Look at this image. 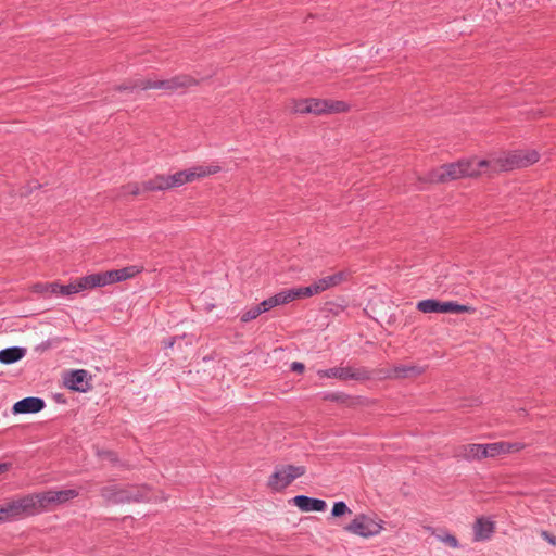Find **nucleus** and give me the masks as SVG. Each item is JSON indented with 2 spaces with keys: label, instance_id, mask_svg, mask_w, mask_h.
<instances>
[{
  "label": "nucleus",
  "instance_id": "nucleus-7",
  "mask_svg": "<svg viewBox=\"0 0 556 556\" xmlns=\"http://www.w3.org/2000/svg\"><path fill=\"white\" fill-rule=\"evenodd\" d=\"M24 515H33L28 495L0 505V522L12 521Z\"/></svg>",
  "mask_w": 556,
  "mask_h": 556
},
{
  "label": "nucleus",
  "instance_id": "nucleus-12",
  "mask_svg": "<svg viewBox=\"0 0 556 556\" xmlns=\"http://www.w3.org/2000/svg\"><path fill=\"white\" fill-rule=\"evenodd\" d=\"M293 110L296 113H313V114H327V100L320 99H306L298 101Z\"/></svg>",
  "mask_w": 556,
  "mask_h": 556
},
{
  "label": "nucleus",
  "instance_id": "nucleus-34",
  "mask_svg": "<svg viewBox=\"0 0 556 556\" xmlns=\"http://www.w3.org/2000/svg\"><path fill=\"white\" fill-rule=\"evenodd\" d=\"M345 514H351V510L346 506V504L344 502H336L333 507H332L331 515L333 517H340V516H343Z\"/></svg>",
  "mask_w": 556,
  "mask_h": 556
},
{
  "label": "nucleus",
  "instance_id": "nucleus-18",
  "mask_svg": "<svg viewBox=\"0 0 556 556\" xmlns=\"http://www.w3.org/2000/svg\"><path fill=\"white\" fill-rule=\"evenodd\" d=\"M484 444H466L456 451V456L466 460L484 458Z\"/></svg>",
  "mask_w": 556,
  "mask_h": 556
},
{
  "label": "nucleus",
  "instance_id": "nucleus-8",
  "mask_svg": "<svg viewBox=\"0 0 556 556\" xmlns=\"http://www.w3.org/2000/svg\"><path fill=\"white\" fill-rule=\"evenodd\" d=\"M148 90V89H160L167 93H170V81L168 79H155V78H137L129 83L123 84L118 87V90Z\"/></svg>",
  "mask_w": 556,
  "mask_h": 556
},
{
  "label": "nucleus",
  "instance_id": "nucleus-28",
  "mask_svg": "<svg viewBox=\"0 0 556 556\" xmlns=\"http://www.w3.org/2000/svg\"><path fill=\"white\" fill-rule=\"evenodd\" d=\"M442 302L434 299H427L417 303V309L425 313H441Z\"/></svg>",
  "mask_w": 556,
  "mask_h": 556
},
{
  "label": "nucleus",
  "instance_id": "nucleus-32",
  "mask_svg": "<svg viewBox=\"0 0 556 556\" xmlns=\"http://www.w3.org/2000/svg\"><path fill=\"white\" fill-rule=\"evenodd\" d=\"M59 288L58 282L51 283H37L34 286V291L37 293H53L56 294V289Z\"/></svg>",
  "mask_w": 556,
  "mask_h": 556
},
{
  "label": "nucleus",
  "instance_id": "nucleus-15",
  "mask_svg": "<svg viewBox=\"0 0 556 556\" xmlns=\"http://www.w3.org/2000/svg\"><path fill=\"white\" fill-rule=\"evenodd\" d=\"M45 407L43 400L39 397H25L18 402H16L13 406L14 414H30L38 413Z\"/></svg>",
  "mask_w": 556,
  "mask_h": 556
},
{
  "label": "nucleus",
  "instance_id": "nucleus-6",
  "mask_svg": "<svg viewBox=\"0 0 556 556\" xmlns=\"http://www.w3.org/2000/svg\"><path fill=\"white\" fill-rule=\"evenodd\" d=\"M320 378H336L340 380H357L364 381L370 378V374L365 368H356L352 366L346 367H333L329 369H320L317 371Z\"/></svg>",
  "mask_w": 556,
  "mask_h": 556
},
{
  "label": "nucleus",
  "instance_id": "nucleus-31",
  "mask_svg": "<svg viewBox=\"0 0 556 556\" xmlns=\"http://www.w3.org/2000/svg\"><path fill=\"white\" fill-rule=\"evenodd\" d=\"M348 110V104L343 101L327 100V114L341 113Z\"/></svg>",
  "mask_w": 556,
  "mask_h": 556
},
{
  "label": "nucleus",
  "instance_id": "nucleus-38",
  "mask_svg": "<svg viewBox=\"0 0 556 556\" xmlns=\"http://www.w3.org/2000/svg\"><path fill=\"white\" fill-rule=\"evenodd\" d=\"M127 190L129 193H131L134 195L139 194L141 191H144L142 186L139 187L138 185H128Z\"/></svg>",
  "mask_w": 556,
  "mask_h": 556
},
{
  "label": "nucleus",
  "instance_id": "nucleus-2",
  "mask_svg": "<svg viewBox=\"0 0 556 556\" xmlns=\"http://www.w3.org/2000/svg\"><path fill=\"white\" fill-rule=\"evenodd\" d=\"M79 492L76 489H51L43 492L33 493L28 495L33 515L51 510L54 507L65 504L77 497Z\"/></svg>",
  "mask_w": 556,
  "mask_h": 556
},
{
  "label": "nucleus",
  "instance_id": "nucleus-1",
  "mask_svg": "<svg viewBox=\"0 0 556 556\" xmlns=\"http://www.w3.org/2000/svg\"><path fill=\"white\" fill-rule=\"evenodd\" d=\"M492 162L479 160L476 156L460 160L457 163L443 165L431 170L425 177H418L422 182L442 184L460 178H476L481 175H491Z\"/></svg>",
  "mask_w": 556,
  "mask_h": 556
},
{
  "label": "nucleus",
  "instance_id": "nucleus-27",
  "mask_svg": "<svg viewBox=\"0 0 556 556\" xmlns=\"http://www.w3.org/2000/svg\"><path fill=\"white\" fill-rule=\"evenodd\" d=\"M287 303H289V302H288L286 291H281L277 294H275L274 296L264 300L263 302H261L257 305L260 306L261 311L263 313H265L278 305H282V304H287Z\"/></svg>",
  "mask_w": 556,
  "mask_h": 556
},
{
  "label": "nucleus",
  "instance_id": "nucleus-37",
  "mask_svg": "<svg viewBox=\"0 0 556 556\" xmlns=\"http://www.w3.org/2000/svg\"><path fill=\"white\" fill-rule=\"evenodd\" d=\"M541 536L545 541H547L549 544L556 545V536H554L553 534L548 533L547 531H542L541 532Z\"/></svg>",
  "mask_w": 556,
  "mask_h": 556
},
{
  "label": "nucleus",
  "instance_id": "nucleus-24",
  "mask_svg": "<svg viewBox=\"0 0 556 556\" xmlns=\"http://www.w3.org/2000/svg\"><path fill=\"white\" fill-rule=\"evenodd\" d=\"M26 355V349L20 346L8 348L0 351V363L9 365L18 362Z\"/></svg>",
  "mask_w": 556,
  "mask_h": 556
},
{
  "label": "nucleus",
  "instance_id": "nucleus-16",
  "mask_svg": "<svg viewBox=\"0 0 556 556\" xmlns=\"http://www.w3.org/2000/svg\"><path fill=\"white\" fill-rule=\"evenodd\" d=\"M426 371L425 366H407V365H400L394 366L391 371L388 374V377L395 378V379H402V378H412L420 376Z\"/></svg>",
  "mask_w": 556,
  "mask_h": 556
},
{
  "label": "nucleus",
  "instance_id": "nucleus-13",
  "mask_svg": "<svg viewBox=\"0 0 556 556\" xmlns=\"http://www.w3.org/2000/svg\"><path fill=\"white\" fill-rule=\"evenodd\" d=\"M220 170L218 165H197L187 169H184V176L186 184L193 182L198 179L214 175Z\"/></svg>",
  "mask_w": 556,
  "mask_h": 556
},
{
  "label": "nucleus",
  "instance_id": "nucleus-39",
  "mask_svg": "<svg viewBox=\"0 0 556 556\" xmlns=\"http://www.w3.org/2000/svg\"><path fill=\"white\" fill-rule=\"evenodd\" d=\"M291 368L293 371L303 372L305 367H304V364H302V363L293 362L291 365Z\"/></svg>",
  "mask_w": 556,
  "mask_h": 556
},
{
  "label": "nucleus",
  "instance_id": "nucleus-25",
  "mask_svg": "<svg viewBox=\"0 0 556 556\" xmlns=\"http://www.w3.org/2000/svg\"><path fill=\"white\" fill-rule=\"evenodd\" d=\"M170 93L198 85V80L189 75H177L169 78Z\"/></svg>",
  "mask_w": 556,
  "mask_h": 556
},
{
  "label": "nucleus",
  "instance_id": "nucleus-9",
  "mask_svg": "<svg viewBox=\"0 0 556 556\" xmlns=\"http://www.w3.org/2000/svg\"><path fill=\"white\" fill-rule=\"evenodd\" d=\"M91 376L85 369H74L65 374L64 384L77 392H87L90 388Z\"/></svg>",
  "mask_w": 556,
  "mask_h": 556
},
{
  "label": "nucleus",
  "instance_id": "nucleus-14",
  "mask_svg": "<svg viewBox=\"0 0 556 556\" xmlns=\"http://www.w3.org/2000/svg\"><path fill=\"white\" fill-rule=\"evenodd\" d=\"M292 502L302 511H324L327 507L324 500L312 498L306 495H296L292 498Z\"/></svg>",
  "mask_w": 556,
  "mask_h": 556
},
{
  "label": "nucleus",
  "instance_id": "nucleus-30",
  "mask_svg": "<svg viewBox=\"0 0 556 556\" xmlns=\"http://www.w3.org/2000/svg\"><path fill=\"white\" fill-rule=\"evenodd\" d=\"M83 291L81 287H78V281L75 283H70L67 286H62L59 283V288L56 289V294L62 295H71Z\"/></svg>",
  "mask_w": 556,
  "mask_h": 556
},
{
  "label": "nucleus",
  "instance_id": "nucleus-19",
  "mask_svg": "<svg viewBox=\"0 0 556 556\" xmlns=\"http://www.w3.org/2000/svg\"><path fill=\"white\" fill-rule=\"evenodd\" d=\"M349 277V274L346 271H338L333 275H329L326 277H323L318 280H316V283L318 286V289L321 292L333 288L336 286H339L340 283L344 282Z\"/></svg>",
  "mask_w": 556,
  "mask_h": 556
},
{
  "label": "nucleus",
  "instance_id": "nucleus-10",
  "mask_svg": "<svg viewBox=\"0 0 556 556\" xmlns=\"http://www.w3.org/2000/svg\"><path fill=\"white\" fill-rule=\"evenodd\" d=\"M489 161L492 162L491 174L508 172L518 168L516 151L502 154H493Z\"/></svg>",
  "mask_w": 556,
  "mask_h": 556
},
{
  "label": "nucleus",
  "instance_id": "nucleus-3",
  "mask_svg": "<svg viewBox=\"0 0 556 556\" xmlns=\"http://www.w3.org/2000/svg\"><path fill=\"white\" fill-rule=\"evenodd\" d=\"M101 494L106 501L113 503L152 501L154 498V494L147 486L122 489L117 484H110L101 490Z\"/></svg>",
  "mask_w": 556,
  "mask_h": 556
},
{
  "label": "nucleus",
  "instance_id": "nucleus-11",
  "mask_svg": "<svg viewBox=\"0 0 556 556\" xmlns=\"http://www.w3.org/2000/svg\"><path fill=\"white\" fill-rule=\"evenodd\" d=\"M525 448V444L515 442H495L484 444V458L516 453Z\"/></svg>",
  "mask_w": 556,
  "mask_h": 556
},
{
  "label": "nucleus",
  "instance_id": "nucleus-22",
  "mask_svg": "<svg viewBox=\"0 0 556 556\" xmlns=\"http://www.w3.org/2000/svg\"><path fill=\"white\" fill-rule=\"evenodd\" d=\"M144 191H164L172 189L169 175H157L154 178L142 182Z\"/></svg>",
  "mask_w": 556,
  "mask_h": 556
},
{
  "label": "nucleus",
  "instance_id": "nucleus-21",
  "mask_svg": "<svg viewBox=\"0 0 556 556\" xmlns=\"http://www.w3.org/2000/svg\"><path fill=\"white\" fill-rule=\"evenodd\" d=\"M473 531L476 541L486 540L494 532V523L489 519L478 518L473 526Z\"/></svg>",
  "mask_w": 556,
  "mask_h": 556
},
{
  "label": "nucleus",
  "instance_id": "nucleus-36",
  "mask_svg": "<svg viewBox=\"0 0 556 556\" xmlns=\"http://www.w3.org/2000/svg\"><path fill=\"white\" fill-rule=\"evenodd\" d=\"M438 538L440 541L444 542L445 544H447L451 547L458 546V542H457L456 538L452 534L438 535Z\"/></svg>",
  "mask_w": 556,
  "mask_h": 556
},
{
  "label": "nucleus",
  "instance_id": "nucleus-4",
  "mask_svg": "<svg viewBox=\"0 0 556 556\" xmlns=\"http://www.w3.org/2000/svg\"><path fill=\"white\" fill-rule=\"evenodd\" d=\"M306 468L304 466L291 464L277 465L274 472L268 478L267 485L275 492H281L295 479L304 476Z\"/></svg>",
  "mask_w": 556,
  "mask_h": 556
},
{
  "label": "nucleus",
  "instance_id": "nucleus-40",
  "mask_svg": "<svg viewBox=\"0 0 556 556\" xmlns=\"http://www.w3.org/2000/svg\"><path fill=\"white\" fill-rule=\"evenodd\" d=\"M175 341H176V339H168V340L164 341L165 348H173L175 344Z\"/></svg>",
  "mask_w": 556,
  "mask_h": 556
},
{
  "label": "nucleus",
  "instance_id": "nucleus-33",
  "mask_svg": "<svg viewBox=\"0 0 556 556\" xmlns=\"http://www.w3.org/2000/svg\"><path fill=\"white\" fill-rule=\"evenodd\" d=\"M263 312L261 311L260 306L258 305H255L251 308H249L248 311H245L242 316H241V320L243 323H248V321H251L253 319H255L256 317H258Z\"/></svg>",
  "mask_w": 556,
  "mask_h": 556
},
{
  "label": "nucleus",
  "instance_id": "nucleus-5",
  "mask_svg": "<svg viewBox=\"0 0 556 556\" xmlns=\"http://www.w3.org/2000/svg\"><path fill=\"white\" fill-rule=\"evenodd\" d=\"M344 530L355 535L368 538L379 534L382 530V525L380 520H376L370 516L361 514L344 527Z\"/></svg>",
  "mask_w": 556,
  "mask_h": 556
},
{
  "label": "nucleus",
  "instance_id": "nucleus-35",
  "mask_svg": "<svg viewBox=\"0 0 556 556\" xmlns=\"http://www.w3.org/2000/svg\"><path fill=\"white\" fill-rule=\"evenodd\" d=\"M169 179H170L172 188L180 187L186 184L182 170L177 172L173 175H169Z\"/></svg>",
  "mask_w": 556,
  "mask_h": 556
},
{
  "label": "nucleus",
  "instance_id": "nucleus-26",
  "mask_svg": "<svg viewBox=\"0 0 556 556\" xmlns=\"http://www.w3.org/2000/svg\"><path fill=\"white\" fill-rule=\"evenodd\" d=\"M518 168L530 166L539 161V153L535 150L516 151Z\"/></svg>",
  "mask_w": 556,
  "mask_h": 556
},
{
  "label": "nucleus",
  "instance_id": "nucleus-17",
  "mask_svg": "<svg viewBox=\"0 0 556 556\" xmlns=\"http://www.w3.org/2000/svg\"><path fill=\"white\" fill-rule=\"evenodd\" d=\"M142 270L141 266H128L121 269L109 270L106 273L109 285L117 281H123L135 277Z\"/></svg>",
  "mask_w": 556,
  "mask_h": 556
},
{
  "label": "nucleus",
  "instance_id": "nucleus-29",
  "mask_svg": "<svg viewBox=\"0 0 556 556\" xmlns=\"http://www.w3.org/2000/svg\"><path fill=\"white\" fill-rule=\"evenodd\" d=\"M475 309L467 305H462L456 302H442L441 313H451V314H463V313H472Z\"/></svg>",
  "mask_w": 556,
  "mask_h": 556
},
{
  "label": "nucleus",
  "instance_id": "nucleus-23",
  "mask_svg": "<svg viewBox=\"0 0 556 556\" xmlns=\"http://www.w3.org/2000/svg\"><path fill=\"white\" fill-rule=\"evenodd\" d=\"M285 291L289 303L294 301L295 299L309 298L312 295L320 293L316 281L307 287L293 288Z\"/></svg>",
  "mask_w": 556,
  "mask_h": 556
},
{
  "label": "nucleus",
  "instance_id": "nucleus-20",
  "mask_svg": "<svg viewBox=\"0 0 556 556\" xmlns=\"http://www.w3.org/2000/svg\"><path fill=\"white\" fill-rule=\"evenodd\" d=\"M108 285H109V281H108L105 271L91 274V275L85 276L78 280V287H81L83 290L91 289V288H96V287H104Z\"/></svg>",
  "mask_w": 556,
  "mask_h": 556
},
{
  "label": "nucleus",
  "instance_id": "nucleus-41",
  "mask_svg": "<svg viewBox=\"0 0 556 556\" xmlns=\"http://www.w3.org/2000/svg\"><path fill=\"white\" fill-rule=\"evenodd\" d=\"M8 469H9V464H7V463H1L0 464V475L5 472Z\"/></svg>",
  "mask_w": 556,
  "mask_h": 556
}]
</instances>
